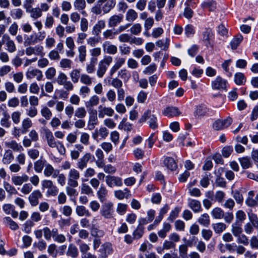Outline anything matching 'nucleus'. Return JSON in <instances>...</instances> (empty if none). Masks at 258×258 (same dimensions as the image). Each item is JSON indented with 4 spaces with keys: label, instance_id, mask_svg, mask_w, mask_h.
<instances>
[{
    "label": "nucleus",
    "instance_id": "nucleus-13",
    "mask_svg": "<svg viewBox=\"0 0 258 258\" xmlns=\"http://www.w3.org/2000/svg\"><path fill=\"white\" fill-rule=\"evenodd\" d=\"M42 197V195L40 190H35L29 195L28 200L30 205L34 207L39 204V199Z\"/></svg>",
    "mask_w": 258,
    "mask_h": 258
},
{
    "label": "nucleus",
    "instance_id": "nucleus-22",
    "mask_svg": "<svg viewBox=\"0 0 258 258\" xmlns=\"http://www.w3.org/2000/svg\"><path fill=\"white\" fill-rule=\"evenodd\" d=\"M14 159V156L12 150H6L2 158V163L5 165H8L11 163Z\"/></svg>",
    "mask_w": 258,
    "mask_h": 258
},
{
    "label": "nucleus",
    "instance_id": "nucleus-31",
    "mask_svg": "<svg viewBox=\"0 0 258 258\" xmlns=\"http://www.w3.org/2000/svg\"><path fill=\"white\" fill-rule=\"evenodd\" d=\"M6 145L7 147L11 148L15 152H21L24 150L23 147L15 140H12L9 142H6Z\"/></svg>",
    "mask_w": 258,
    "mask_h": 258
},
{
    "label": "nucleus",
    "instance_id": "nucleus-12",
    "mask_svg": "<svg viewBox=\"0 0 258 258\" xmlns=\"http://www.w3.org/2000/svg\"><path fill=\"white\" fill-rule=\"evenodd\" d=\"M123 19L122 14H115L111 16L108 20V26L109 28H114L121 23Z\"/></svg>",
    "mask_w": 258,
    "mask_h": 258
},
{
    "label": "nucleus",
    "instance_id": "nucleus-48",
    "mask_svg": "<svg viewBox=\"0 0 258 258\" xmlns=\"http://www.w3.org/2000/svg\"><path fill=\"white\" fill-rule=\"evenodd\" d=\"M169 39L166 38L165 40L161 39L158 40L156 42V44L159 47L162 48L164 50H167L169 48Z\"/></svg>",
    "mask_w": 258,
    "mask_h": 258
},
{
    "label": "nucleus",
    "instance_id": "nucleus-19",
    "mask_svg": "<svg viewBox=\"0 0 258 258\" xmlns=\"http://www.w3.org/2000/svg\"><path fill=\"white\" fill-rule=\"evenodd\" d=\"M114 113V110L111 107H103L99 105L98 107V117L103 118L105 115L112 116Z\"/></svg>",
    "mask_w": 258,
    "mask_h": 258
},
{
    "label": "nucleus",
    "instance_id": "nucleus-28",
    "mask_svg": "<svg viewBox=\"0 0 258 258\" xmlns=\"http://www.w3.org/2000/svg\"><path fill=\"white\" fill-rule=\"evenodd\" d=\"M46 161L43 159L42 157L35 161L34 163V169L35 172L37 173H41L44 167H45L46 165Z\"/></svg>",
    "mask_w": 258,
    "mask_h": 258
},
{
    "label": "nucleus",
    "instance_id": "nucleus-20",
    "mask_svg": "<svg viewBox=\"0 0 258 258\" xmlns=\"http://www.w3.org/2000/svg\"><path fill=\"white\" fill-rule=\"evenodd\" d=\"M114 194L115 197L119 200L127 199L131 196V191L127 188H125L123 190H116L114 191Z\"/></svg>",
    "mask_w": 258,
    "mask_h": 258
},
{
    "label": "nucleus",
    "instance_id": "nucleus-57",
    "mask_svg": "<svg viewBox=\"0 0 258 258\" xmlns=\"http://www.w3.org/2000/svg\"><path fill=\"white\" fill-rule=\"evenodd\" d=\"M98 122V119L97 116V112L95 110V113L90 115L88 121V125L91 126L89 128L90 130L94 128V125L97 124Z\"/></svg>",
    "mask_w": 258,
    "mask_h": 258
},
{
    "label": "nucleus",
    "instance_id": "nucleus-54",
    "mask_svg": "<svg viewBox=\"0 0 258 258\" xmlns=\"http://www.w3.org/2000/svg\"><path fill=\"white\" fill-rule=\"evenodd\" d=\"M74 7L78 11H82L86 7V3L85 0H75Z\"/></svg>",
    "mask_w": 258,
    "mask_h": 258
},
{
    "label": "nucleus",
    "instance_id": "nucleus-47",
    "mask_svg": "<svg viewBox=\"0 0 258 258\" xmlns=\"http://www.w3.org/2000/svg\"><path fill=\"white\" fill-rule=\"evenodd\" d=\"M10 15L14 19H20L24 15V11L20 8L14 9L11 11Z\"/></svg>",
    "mask_w": 258,
    "mask_h": 258
},
{
    "label": "nucleus",
    "instance_id": "nucleus-53",
    "mask_svg": "<svg viewBox=\"0 0 258 258\" xmlns=\"http://www.w3.org/2000/svg\"><path fill=\"white\" fill-rule=\"evenodd\" d=\"M27 13H30V17L34 19H37L41 17L42 15V13L39 10V8H32L30 10V11L27 12Z\"/></svg>",
    "mask_w": 258,
    "mask_h": 258
},
{
    "label": "nucleus",
    "instance_id": "nucleus-11",
    "mask_svg": "<svg viewBox=\"0 0 258 258\" xmlns=\"http://www.w3.org/2000/svg\"><path fill=\"white\" fill-rule=\"evenodd\" d=\"M102 6V10L104 14H107L115 7L116 0H99Z\"/></svg>",
    "mask_w": 258,
    "mask_h": 258
},
{
    "label": "nucleus",
    "instance_id": "nucleus-63",
    "mask_svg": "<svg viewBox=\"0 0 258 258\" xmlns=\"http://www.w3.org/2000/svg\"><path fill=\"white\" fill-rule=\"evenodd\" d=\"M128 206L123 203H118L116 207V212L120 215H123L126 212Z\"/></svg>",
    "mask_w": 258,
    "mask_h": 258
},
{
    "label": "nucleus",
    "instance_id": "nucleus-2",
    "mask_svg": "<svg viewBox=\"0 0 258 258\" xmlns=\"http://www.w3.org/2000/svg\"><path fill=\"white\" fill-rule=\"evenodd\" d=\"M112 61V57L110 56H106L99 61L97 70V75L99 78L103 77Z\"/></svg>",
    "mask_w": 258,
    "mask_h": 258
},
{
    "label": "nucleus",
    "instance_id": "nucleus-37",
    "mask_svg": "<svg viewBox=\"0 0 258 258\" xmlns=\"http://www.w3.org/2000/svg\"><path fill=\"white\" fill-rule=\"evenodd\" d=\"M246 81V77L242 73H236L234 75V82L237 85H244Z\"/></svg>",
    "mask_w": 258,
    "mask_h": 258
},
{
    "label": "nucleus",
    "instance_id": "nucleus-17",
    "mask_svg": "<svg viewBox=\"0 0 258 258\" xmlns=\"http://www.w3.org/2000/svg\"><path fill=\"white\" fill-rule=\"evenodd\" d=\"M12 182L16 186H20L29 180V176L23 173L21 175H14L12 177Z\"/></svg>",
    "mask_w": 258,
    "mask_h": 258
},
{
    "label": "nucleus",
    "instance_id": "nucleus-29",
    "mask_svg": "<svg viewBox=\"0 0 258 258\" xmlns=\"http://www.w3.org/2000/svg\"><path fill=\"white\" fill-rule=\"evenodd\" d=\"M99 102V97L94 95L90 97L89 100L85 102V106L87 109H91L94 106L97 105Z\"/></svg>",
    "mask_w": 258,
    "mask_h": 258
},
{
    "label": "nucleus",
    "instance_id": "nucleus-7",
    "mask_svg": "<svg viewBox=\"0 0 258 258\" xmlns=\"http://www.w3.org/2000/svg\"><path fill=\"white\" fill-rule=\"evenodd\" d=\"M232 121L230 117H227L224 120L217 119L214 122L213 127L216 131L223 130L229 126L231 124Z\"/></svg>",
    "mask_w": 258,
    "mask_h": 258
},
{
    "label": "nucleus",
    "instance_id": "nucleus-8",
    "mask_svg": "<svg viewBox=\"0 0 258 258\" xmlns=\"http://www.w3.org/2000/svg\"><path fill=\"white\" fill-rule=\"evenodd\" d=\"M95 160V157L90 153H85L78 161L77 163V167L81 170H83L87 166V163L90 160Z\"/></svg>",
    "mask_w": 258,
    "mask_h": 258
},
{
    "label": "nucleus",
    "instance_id": "nucleus-15",
    "mask_svg": "<svg viewBox=\"0 0 258 258\" xmlns=\"http://www.w3.org/2000/svg\"><path fill=\"white\" fill-rule=\"evenodd\" d=\"M43 47L41 45H36L34 47L30 46L27 47L25 53L27 55L30 56L32 54L36 55H43Z\"/></svg>",
    "mask_w": 258,
    "mask_h": 258
},
{
    "label": "nucleus",
    "instance_id": "nucleus-25",
    "mask_svg": "<svg viewBox=\"0 0 258 258\" xmlns=\"http://www.w3.org/2000/svg\"><path fill=\"white\" fill-rule=\"evenodd\" d=\"M66 254L72 258H77L79 255L78 248L74 244H70L68 246Z\"/></svg>",
    "mask_w": 258,
    "mask_h": 258
},
{
    "label": "nucleus",
    "instance_id": "nucleus-60",
    "mask_svg": "<svg viewBox=\"0 0 258 258\" xmlns=\"http://www.w3.org/2000/svg\"><path fill=\"white\" fill-rule=\"evenodd\" d=\"M67 80V76L62 72L59 73L56 78L55 79L56 82L59 85H62V84H64V83H65Z\"/></svg>",
    "mask_w": 258,
    "mask_h": 258
},
{
    "label": "nucleus",
    "instance_id": "nucleus-55",
    "mask_svg": "<svg viewBox=\"0 0 258 258\" xmlns=\"http://www.w3.org/2000/svg\"><path fill=\"white\" fill-rule=\"evenodd\" d=\"M72 82L74 83H77L80 78V71L78 69H74L71 71L70 74Z\"/></svg>",
    "mask_w": 258,
    "mask_h": 258
},
{
    "label": "nucleus",
    "instance_id": "nucleus-41",
    "mask_svg": "<svg viewBox=\"0 0 258 258\" xmlns=\"http://www.w3.org/2000/svg\"><path fill=\"white\" fill-rule=\"evenodd\" d=\"M78 57L81 62H83L86 60V47L85 45H81L78 47Z\"/></svg>",
    "mask_w": 258,
    "mask_h": 258
},
{
    "label": "nucleus",
    "instance_id": "nucleus-4",
    "mask_svg": "<svg viewBox=\"0 0 258 258\" xmlns=\"http://www.w3.org/2000/svg\"><path fill=\"white\" fill-rule=\"evenodd\" d=\"M112 244L109 242H105L101 245L98 251L100 258H107L113 252Z\"/></svg>",
    "mask_w": 258,
    "mask_h": 258
},
{
    "label": "nucleus",
    "instance_id": "nucleus-35",
    "mask_svg": "<svg viewBox=\"0 0 258 258\" xmlns=\"http://www.w3.org/2000/svg\"><path fill=\"white\" fill-rule=\"evenodd\" d=\"M32 126V122L29 118H26L22 120L21 133L26 134L29 130V128Z\"/></svg>",
    "mask_w": 258,
    "mask_h": 258
},
{
    "label": "nucleus",
    "instance_id": "nucleus-10",
    "mask_svg": "<svg viewBox=\"0 0 258 258\" xmlns=\"http://www.w3.org/2000/svg\"><path fill=\"white\" fill-rule=\"evenodd\" d=\"M109 131L106 127L101 126L99 129H96L92 134V138L95 140H98V137L100 140L105 139L108 136Z\"/></svg>",
    "mask_w": 258,
    "mask_h": 258
},
{
    "label": "nucleus",
    "instance_id": "nucleus-21",
    "mask_svg": "<svg viewBox=\"0 0 258 258\" xmlns=\"http://www.w3.org/2000/svg\"><path fill=\"white\" fill-rule=\"evenodd\" d=\"M203 41L207 47L211 46L210 40L213 37L212 31L211 28H206L203 33Z\"/></svg>",
    "mask_w": 258,
    "mask_h": 258
},
{
    "label": "nucleus",
    "instance_id": "nucleus-62",
    "mask_svg": "<svg viewBox=\"0 0 258 258\" xmlns=\"http://www.w3.org/2000/svg\"><path fill=\"white\" fill-rule=\"evenodd\" d=\"M87 112L84 107L77 108L75 111V116L78 118H83L86 115Z\"/></svg>",
    "mask_w": 258,
    "mask_h": 258
},
{
    "label": "nucleus",
    "instance_id": "nucleus-58",
    "mask_svg": "<svg viewBox=\"0 0 258 258\" xmlns=\"http://www.w3.org/2000/svg\"><path fill=\"white\" fill-rule=\"evenodd\" d=\"M187 246L185 244H181L179 246V254L178 256L180 258H188L187 257Z\"/></svg>",
    "mask_w": 258,
    "mask_h": 258
},
{
    "label": "nucleus",
    "instance_id": "nucleus-45",
    "mask_svg": "<svg viewBox=\"0 0 258 258\" xmlns=\"http://www.w3.org/2000/svg\"><path fill=\"white\" fill-rule=\"evenodd\" d=\"M212 228L216 233H221L226 228V225L225 223L219 222L212 225Z\"/></svg>",
    "mask_w": 258,
    "mask_h": 258
},
{
    "label": "nucleus",
    "instance_id": "nucleus-32",
    "mask_svg": "<svg viewBox=\"0 0 258 258\" xmlns=\"http://www.w3.org/2000/svg\"><path fill=\"white\" fill-rule=\"evenodd\" d=\"M102 47L106 52L110 54H115L117 51V47L113 44H109L107 41L105 42L102 44Z\"/></svg>",
    "mask_w": 258,
    "mask_h": 258
},
{
    "label": "nucleus",
    "instance_id": "nucleus-36",
    "mask_svg": "<svg viewBox=\"0 0 258 258\" xmlns=\"http://www.w3.org/2000/svg\"><path fill=\"white\" fill-rule=\"evenodd\" d=\"M3 117L1 119V125L5 127L9 128L11 126V122L9 120L10 115L7 111L3 112Z\"/></svg>",
    "mask_w": 258,
    "mask_h": 258
},
{
    "label": "nucleus",
    "instance_id": "nucleus-26",
    "mask_svg": "<svg viewBox=\"0 0 258 258\" xmlns=\"http://www.w3.org/2000/svg\"><path fill=\"white\" fill-rule=\"evenodd\" d=\"M107 194L108 191L106 187L104 185L101 184L97 191L98 198L101 203H103L106 201Z\"/></svg>",
    "mask_w": 258,
    "mask_h": 258
},
{
    "label": "nucleus",
    "instance_id": "nucleus-44",
    "mask_svg": "<svg viewBox=\"0 0 258 258\" xmlns=\"http://www.w3.org/2000/svg\"><path fill=\"white\" fill-rule=\"evenodd\" d=\"M198 222L205 227H208L210 223L209 215L207 213L202 214L198 219Z\"/></svg>",
    "mask_w": 258,
    "mask_h": 258
},
{
    "label": "nucleus",
    "instance_id": "nucleus-50",
    "mask_svg": "<svg viewBox=\"0 0 258 258\" xmlns=\"http://www.w3.org/2000/svg\"><path fill=\"white\" fill-rule=\"evenodd\" d=\"M101 41V38L99 35L90 37L87 39V43L91 47L95 46Z\"/></svg>",
    "mask_w": 258,
    "mask_h": 258
},
{
    "label": "nucleus",
    "instance_id": "nucleus-14",
    "mask_svg": "<svg viewBox=\"0 0 258 258\" xmlns=\"http://www.w3.org/2000/svg\"><path fill=\"white\" fill-rule=\"evenodd\" d=\"M44 135L49 147L52 148L57 147L58 142L55 141L52 133L49 130H44Z\"/></svg>",
    "mask_w": 258,
    "mask_h": 258
},
{
    "label": "nucleus",
    "instance_id": "nucleus-46",
    "mask_svg": "<svg viewBox=\"0 0 258 258\" xmlns=\"http://www.w3.org/2000/svg\"><path fill=\"white\" fill-rule=\"evenodd\" d=\"M211 215L215 219H221L224 217V211L220 208L216 207L212 210Z\"/></svg>",
    "mask_w": 258,
    "mask_h": 258
},
{
    "label": "nucleus",
    "instance_id": "nucleus-52",
    "mask_svg": "<svg viewBox=\"0 0 258 258\" xmlns=\"http://www.w3.org/2000/svg\"><path fill=\"white\" fill-rule=\"evenodd\" d=\"M93 79L90 77L88 75L83 74L80 77V82L87 86H90L93 83Z\"/></svg>",
    "mask_w": 258,
    "mask_h": 258
},
{
    "label": "nucleus",
    "instance_id": "nucleus-59",
    "mask_svg": "<svg viewBox=\"0 0 258 258\" xmlns=\"http://www.w3.org/2000/svg\"><path fill=\"white\" fill-rule=\"evenodd\" d=\"M203 8H209L210 11H214L216 8V3L213 0L205 2L202 4Z\"/></svg>",
    "mask_w": 258,
    "mask_h": 258
},
{
    "label": "nucleus",
    "instance_id": "nucleus-42",
    "mask_svg": "<svg viewBox=\"0 0 258 258\" xmlns=\"http://www.w3.org/2000/svg\"><path fill=\"white\" fill-rule=\"evenodd\" d=\"M76 212L79 216H86L89 217L91 215L88 210L83 206H77L76 208Z\"/></svg>",
    "mask_w": 258,
    "mask_h": 258
},
{
    "label": "nucleus",
    "instance_id": "nucleus-24",
    "mask_svg": "<svg viewBox=\"0 0 258 258\" xmlns=\"http://www.w3.org/2000/svg\"><path fill=\"white\" fill-rule=\"evenodd\" d=\"M3 38L6 40V45L7 47V50L10 53H13L16 50V46L14 41L11 39L9 36L5 34Z\"/></svg>",
    "mask_w": 258,
    "mask_h": 258
},
{
    "label": "nucleus",
    "instance_id": "nucleus-49",
    "mask_svg": "<svg viewBox=\"0 0 258 258\" xmlns=\"http://www.w3.org/2000/svg\"><path fill=\"white\" fill-rule=\"evenodd\" d=\"M181 210V208L179 207H176L172 210L168 216L167 220L173 222V221L178 216V214Z\"/></svg>",
    "mask_w": 258,
    "mask_h": 258
},
{
    "label": "nucleus",
    "instance_id": "nucleus-51",
    "mask_svg": "<svg viewBox=\"0 0 258 258\" xmlns=\"http://www.w3.org/2000/svg\"><path fill=\"white\" fill-rule=\"evenodd\" d=\"M144 227H141V226H137L133 233V235L135 239H139L143 236L144 233Z\"/></svg>",
    "mask_w": 258,
    "mask_h": 258
},
{
    "label": "nucleus",
    "instance_id": "nucleus-3",
    "mask_svg": "<svg viewBox=\"0 0 258 258\" xmlns=\"http://www.w3.org/2000/svg\"><path fill=\"white\" fill-rule=\"evenodd\" d=\"M227 85V81L220 76H217L211 83L213 89L220 91L226 90Z\"/></svg>",
    "mask_w": 258,
    "mask_h": 258
},
{
    "label": "nucleus",
    "instance_id": "nucleus-6",
    "mask_svg": "<svg viewBox=\"0 0 258 258\" xmlns=\"http://www.w3.org/2000/svg\"><path fill=\"white\" fill-rule=\"evenodd\" d=\"M113 204L111 202L105 203L102 206L100 213L102 216L107 219L112 217V209Z\"/></svg>",
    "mask_w": 258,
    "mask_h": 258
},
{
    "label": "nucleus",
    "instance_id": "nucleus-18",
    "mask_svg": "<svg viewBox=\"0 0 258 258\" xmlns=\"http://www.w3.org/2000/svg\"><path fill=\"white\" fill-rule=\"evenodd\" d=\"M187 205L195 213H199L202 211L201 203L197 200L188 199Z\"/></svg>",
    "mask_w": 258,
    "mask_h": 258
},
{
    "label": "nucleus",
    "instance_id": "nucleus-9",
    "mask_svg": "<svg viewBox=\"0 0 258 258\" xmlns=\"http://www.w3.org/2000/svg\"><path fill=\"white\" fill-rule=\"evenodd\" d=\"M26 77L28 79L36 78L37 81H40L43 78V74L42 71L38 69L30 68L26 72Z\"/></svg>",
    "mask_w": 258,
    "mask_h": 258
},
{
    "label": "nucleus",
    "instance_id": "nucleus-61",
    "mask_svg": "<svg viewBox=\"0 0 258 258\" xmlns=\"http://www.w3.org/2000/svg\"><path fill=\"white\" fill-rule=\"evenodd\" d=\"M142 27L140 24H134L130 28L131 33L135 35H139L142 31Z\"/></svg>",
    "mask_w": 258,
    "mask_h": 258
},
{
    "label": "nucleus",
    "instance_id": "nucleus-5",
    "mask_svg": "<svg viewBox=\"0 0 258 258\" xmlns=\"http://www.w3.org/2000/svg\"><path fill=\"white\" fill-rule=\"evenodd\" d=\"M105 181L108 186L111 188L114 186L120 187L123 184L121 178L113 175L106 176Z\"/></svg>",
    "mask_w": 258,
    "mask_h": 258
},
{
    "label": "nucleus",
    "instance_id": "nucleus-1",
    "mask_svg": "<svg viewBox=\"0 0 258 258\" xmlns=\"http://www.w3.org/2000/svg\"><path fill=\"white\" fill-rule=\"evenodd\" d=\"M147 120L151 128L155 130L158 127L157 118L155 115L152 114L150 110L146 111L139 119L138 122L142 123Z\"/></svg>",
    "mask_w": 258,
    "mask_h": 258
},
{
    "label": "nucleus",
    "instance_id": "nucleus-23",
    "mask_svg": "<svg viewBox=\"0 0 258 258\" xmlns=\"http://www.w3.org/2000/svg\"><path fill=\"white\" fill-rule=\"evenodd\" d=\"M209 112V109L207 106L204 104H201L197 107L194 114L196 117H200L207 115Z\"/></svg>",
    "mask_w": 258,
    "mask_h": 258
},
{
    "label": "nucleus",
    "instance_id": "nucleus-27",
    "mask_svg": "<svg viewBox=\"0 0 258 258\" xmlns=\"http://www.w3.org/2000/svg\"><path fill=\"white\" fill-rule=\"evenodd\" d=\"M164 164L171 171L175 170L177 168V164L175 160L171 157H166L164 160Z\"/></svg>",
    "mask_w": 258,
    "mask_h": 258
},
{
    "label": "nucleus",
    "instance_id": "nucleus-34",
    "mask_svg": "<svg viewBox=\"0 0 258 258\" xmlns=\"http://www.w3.org/2000/svg\"><path fill=\"white\" fill-rule=\"evenodd\" d=\"M98 59L90 58L89 62L86 65V70L88 74H92L95 71V66L97 63Z\"/></svg>",
    "mask_w": 258,
    "mask_h": 258
},
{
    "label": "nucleus",
    "instance_id": "nucleus-64",
    "mask_svg": "<svg viewBox=\"0 0 258 258\" xmlns=\"http://www.w3.org/2000/svg\"><path fill=\"white\" fill-rule=\"evenodd\" d=\"M56 69L54 67L48 68L45 72L46 78L48 80H51L56 75Z\"/></svg>",
    "mask_w": 258,
    "mask_h": 258
},
{
    "label": "nucleus",
    "instance_id": "nucleus-30",
    "mask_svg": "<svg viewBox=\"0 0 258 258\" xmlns=\"http://www.w3.org/2000/svg\"><path fill=\"white\" fill-rule=\"evenodd\" d=\"M105 27V23L104 20H99L93 28L92 33L93 34L98 36L102 29Z\"/></svg>",
    "mask_w": 258,
    "mask_h": 258
},
{
    "label": "nucleus",
    "instance_id": "nucleus-39",
    "mask_svg": "<svg viewBox=\"0 0 258 258\" xmlns=\"http://www.w3.org/2000/svg\"><path fill=\"white\" fill-rule=\"evenodd\" d=\"M242 228L241 225L237 222L234 223L231 226V232L233 235L237 237L242 233Z\"/></svg>",
    "mask_w": 258,
    "mask_h": 258
},
{
    "label": "nucleus",
    "instance_id": "nucleus-43",
    "mask_svg": "<svg viewBox=\"0 0 258 258\" xmlns=\"http://www.w3.org/2000/svg\"><path fill=\"white\" fill-rule=\"evenodd\" d=\"M118 76L122 79L124 82H127L131 76L128 71L125 69H123L118 71Z\"/></svg>",
    "mask_w": 258,
    "mask_h": 258
},
{
    "label": "nucleus",
    "instance_id": "nucleus-38",
    "mask_svg": "<svg viewBox=\"0 0 258 258\" xmlns=\"http://www.w3.org/2000/svg\"><path fill=\"white\" fill-rule=\"evenodd\" d=\"M3 222L7 225L9 226L10 228L13 230H16L19 228L18 225L10 217H6L3 219Z\"/></svg>",
    "mask_w": 258,
    "mask_h": 258
},
{
    "label": "nucleus",
    "instance_id": "nucleus-56",
    "mask_svg": "<svg viewBox=\"0 0 258 258\" xmlns=\"http://www.w3.org/2000/svg\"><path fill=\"white\" fill-rule=\"evenodd\" d=\"M241 167L243 169H247L251 166V162L250 158L246 157L239 159Z\"/></svg>",
    "mask_w": 258,
    "mask_h": 258
},
{
    "label": "nucleus",
    "instance_id": "nucleus-33",
    "mask_svg": "<svg viewBox=\"0 0 258 258\" xmlns=\"http://www.w3.org/2000/svg\"><path fill=\"white\" fill-rule=\"evenodd\" d=\"M138 14L135 10L130 9L125 14V20L127 22H133L138 18Z\"/></svg>",
    "mask_w": 258,
    "mask_h": 258
},
{
    "label": "nucleus",
    "instance_id": "nucleus-16",
    "mask_svg": "<svg viewBox=\"0 0 258 258\" xmlns=\"http://www.w3.org/2000/svg\"><path fill=\"white\" fill-rule=\"evenodd\" d=\"M163 114L168 117L177 116L181 114V112L176 107L168 106L166 107L162 112Z\"/></svg>",
    "mask_w": 258,
    "mask_h": 258
},
{
    "label": "nucleus",
    "instance_id": "nucleus-40",
    "mask_svg": "<svg viewBox=\"0 0 258 258\" xmlns=\"http://www.w3.org/2000/svg\"><path fill=\"white\" fill-rule=\"evenodd\" d=\"M243 40L241 34L235 36L230 42V45L232 49H236Z\"/></svg>",
    "mask_w": 258,
    "mask_h": 258
}]
</instances>
